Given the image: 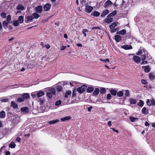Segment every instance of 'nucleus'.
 Wrapping results in <instances>:
<instances>
[{
	"instance_id": "63",
	"label": "nucleus",
	"mask_w": 155,
	"mask_h": 155,
	"mask_svg": "<svg viewBox=\"0 0 155 155\" xmlns=\"http://www.w3.org/2000/svg\"><path fill=\"white\" fill-rule=\"evenodd\" d=\"M151 105H154L155 106V101L154 100H151Z\"/></svg>"
},
{
	"instance_id": "44",
	"label": "nucleus",
	"mask_w": 155,
	"mask_h": 155,
	"mask_svg": "<svg viewBox=\"0 0 155 155\" xmlns=\"http://www.w3.org/2000/svg\"><path fill=\"white\" fill-rule=\"evenodd\" d=\"M119 28H114L113 29L110 30V31L111 33H114L116 31L119 30Z\"/></svg>"
},
{
	"instance_id": "4",
	"label": "nucleus",
	"mask_w": 155,
	"mask_h": 155,
	"mask_svg": "<svg viewBox=\"0 0 155 155\" xmlns=\"http://www.w3.org/2000/svg\"><path fill=\"white\" fill-rule=\"evenodd\" d=\"M93 9V7L87 5L86 6L85 10L86 12L88 13H91Z\"/></svg>"
},
{
	"instance_id": "31",
	"label": "nucleus",
	"mask_w": 155,
	"mask_h": 155,
	"mask_svg": "<svg viewBox=\"0 0 155 155\" xmlns=\"http://www.w3.org/2000/svg\"><path fill=\"white\" fill-rule=\"evenodd\" d=\"M16 145L14 142H12L9 144V147L12 148H14L15 147Z\"/></svg>"
},
{
	"instance_id": "55",
	"label": "nucleus",
	"mask_w": 155,
	"mask_h": 155,
	"mask_svg": "<svg viewBox=\"0 0 155 155\" xmlns=\"http://www.w3.org/2000/svg\"><path fill=\"white\" fill-rule=\"evenodd\" d=\"M81 4L82 5V6H83L85 5L86 4V1L85 0H82L81 2Z\"/></svg>"
},
{
	"instance_id": "57",
	"label": "nucleus",
	"mask_w": 155,
	"mask_h": 155,
	"mask_svg": "<svg viewBox=\"0 0 155 155\" xmlns=\"http://www.w3.org/2000/svg\"><path fill=\"white\" fill-rule=\"evenodd\" d=\"M61 101L59 100L55 103V105L56 106H58L61 103Z\"/></svg>"
},
{
	"instance_id": "37",
	"label": "nucleus",
	"mask_w": 155,
	"mask_h": 155,
	"mask_svg": "<svg viewBox=\"0 0 155 155\" xmlns=\"http://www.w3.org/2000/svg\"><path fill=\"white\" fill-rule=\"evenodd\" d=\"M149 77L151 80H153L155 78V76L151 73L149 74Z\"/></svg>"
},
{
	"instance_id": "35",
	"label": "nucleus",
	"mask_w": 155,
	"mask_h": 155,
	"mask_svg": "<svg viewBox=\"0 0 155 155\" xmlns=\"http://www.w3.org/2000/svg\"><path fill=\"white\" fill-rule=\"evenodd\" d=\"M7 22L9 23H12V21H11V15H8V16H7Z\"/></svg>"
},
{
	"instance_id": "29",
	"label": "nucleus",
	"mask_w": 155,
	"mask_h": 155,
	"mask_svg": "<svg viewBox=\"0 0 155 155\" xmlns=\"http://www.w3.org/2000/svg\"><path fill=\"white\" fill-rule=\"evenodd\" d=\"M110 93L113 96H116L117 93V91L116 90L112 89L110 90Z\"/></svg>"
},
{
	"instance_id": "43",
	"label": "nucleus",
	"mask_w": 155,
	"mask_h": 155,
	"mask_svg": "<svg viewBox=\"0 0 155 155\" xmlns=\"http://www.w3.org/2000/svg\"><path fill=\"white\" fill-rule=\"evenodd\" d=\"M100 92L101 94H104L106 92V90L104 87H101L100 89Z\"/></svg>"
},
{
	"instance_id": "11",
	"label": "nucleus",
	"mask_w": 155,
	"mask_h": 155,
	"mask_svg": "<svg viewBox=\"0 0 155 155\" xmlns=\"http://www.w3.org/2000/svg\"><path fill=\"white\" fill-rule=\"evenodd\" d=\"M113 3L111 2L110 0H107L104 3V7L105 8H107L108 6H110V5H112Z\"/></svg>"
},
{
	"instance_id": "12",
	"label": "nucleus",
	"mask_w": 155,
	"mask_h": 155,
	"mask_svg": "<svg viewBox=\"0 0 155 155\" xmlns=\"http://www.w3.org/2000/svg\"><path fill=\"white\" fill-rule=\"evenodd\" d=\"M21 110L22 112L25 113V114L28 113L29 111V110L28 107H26L21 108Z\"/></svg>"
},
{
	"instance_id": "24",
	"label": "nucleus",
	"mask_w": 155,
	"mask_h": 155,
	"mask_svg": "<svg viewBox=\"0 0 155 155\" xmlns=\"http://www.w3.org/2000/svg\"><path fill=\"white\" fill-rule=\"evenodd\" d=\"M117 11L114 10L112 12L110 13L107 16V17H113V16L117 14Z\"/></svg>"
},
{
	"instance_id": "42",
	"label": "nucleus",
	"mask_w": 155,
	"mask_h": 155,
	"mask_svg": "<svg viewBox=\"0 0 155 155\" xmlns=\"http://www.w3.org/2000/svg\"><path fill=\"white\" fill-rule=\"evenodd\" d=\"M138 106L142 107L144 105V102L143 101L140 100L139 102L137 104Z\"/></svg>"
},
{
	"instance_id": "25",
	"label": "nucleus",
	"mask_w": 155,
	"mask_h": 155,
	"mask_svg": "<svg viewBox=\"0 0 155 155\" xmlns=\"http://www.w3.org/2000/svg\"><path fill=\"white\" fill-rule=\"evenodd\" d=\"M109 13V11L107 9H106L101 14V16L102 17H104L106 15H107Z\"/></svg>"
},
{
	"instance_id": "59",
	"label": "nucleus",
	"mask_w": 155,
	"mask_h": 155,
	"mask_svg": "<svg viewBox=\"0 0 155 155\" xmlns=\"http://www.w3.org/2000/svg\"><path fill=\"white\" fill-rule=\"evenodd\" d=\"M100 29V28L98 26H96V27H94L91 28V29L92 30H94V29Z\"/></svg>"
},
{
	"instance_id": "22",
	"label": "nucleus",
	"mask_w": 155,
	"mask_h": 155,
	"mask_svg": "<svg viewBox=\"0 0 155 155\" xmlns=\"http://www.w3.org/2000/svg\"><path fill=\"white\" fill-rule=\"evenodd\" d=\"M59 121V120L56 119L51 121H49L48 123L50 124H54L57 123Z\"/></svg>"
},
{
	"instance_id": "1",
	"label": "nucleus",
	"mask_w": 155,
	"mask_h": 155,
	"mask_svg": "<svg viewBox=\"0 0 155 155\" xmlns=\"http://www.w3.org/2000/svg\"><path fill=\"white\" fill-rule=\"evenodd\" d=\"M49 92H47V96L49 99L51 98L52 97V95H54L55 94V90L53 88L50 89L49 90Z\"/></svg>"
},
{
	"instance_id": "60",
	"label": "nucleus",
	"mask_w": 155,
	"mask_h": 155,
	"mask_svg": "<svg viewBox=\"0 0 155 155\" xmlns=\"http://www.w3.org/2000/svg\"><path fill=\"white\" fill-rule=\"evenodd\" d=\"M21 138L19 137H17L15 139V140L18 141V142H20L21 141Z\"/></svg>"
},
{
	"instance_id": "18",
	"label": "nucleus",
	"mask_w": 155,
	"mask_h": 155,
	"mask_svg": "<svg viewBox=\"0 0 155 155\" xmlns=\"http://www.w3.org/2000/svg\"><path fill=\"white\" fill-rule=\"evenodd\" d=\"M126 32V30L124 29H123L121 31H117L116 33L118 35H124L125 34Z\"/></svg>"
},
{
	"instance_id": "64",
	"label": "nucleus",
	"mask_w": 155,
	"mask_h": 155,
	"mask_svg": "<svg viewBox=\"0 0 155 155\" xmlns=\"http://www.w3.org/2000/svg\"><path fill=\"white\" fill-rule=\"evenodd\" d=\"M107 125L109 127H110L111 126V121H110L108 122Z\"/></svg>"
},
{
	"instance_id": "39",
	"label": "nucleus",
	"mask_w": 155,
	"mask_h": 155,
	"mask_svg": "<svg viewBox=\"0 0 155 155\" xmlns=\"http://www.w3.org/2000/svg\"><path fill=\"white\" fill-rule=\"evenodd\" d=\"M2 24L3 27L5 28L6 29L7 28L8 23L7 22L5 21H3L2 23Z\"/></svg>"
},
{
	"instance_id": "56",
	"label": "nucleus",
	"mask_w": 155,
	"mask_h": 155,
	"mask_svg": "<svg viewBox=\"0 0 155 155\" xmlns=\"http://www.w3.org/2000/svg\"><path fill=\"white\" fill-rule=\"evenodd\" d=\"M141 82L142 84H146L147 83L146 81L144 79H142L141 80Z\"/></svg>"
},
{
	"instance_id": "10",
	"label": "nucleus",
	"mask_w": 155,
	"mask_h": 155,
	"mask_svg": "<svg viewBox=\"0 0 155 155\" xmlns=\"http://www.w3.org/2000/svg\"><path fill=\"white\" fill-rule=\"evenodd\" d=\"M118 23V22L117 21L112 23L110 25H109V27L110 30L114 28L116 26H117Z\"/></svg>"
},
{
	"instance_id": "16",
	"label": "nucleus",
	"mask_w": 155,
	"mask_h": 155,
	"mask_svg": "<svg viewBox=\"0 0 155 155\" xmlns=\"http://www.w3.org/2000/svg\"><path fill=\"white\" fill-rule=\"evenodd\" d=\"M11 106L14 109H17L18 107L17 104L13 101L11 102Z\"/></svg>"
},
{
	"instance_id": "8",
	"label": "nucleus",
	"mask_w": 155,
	"mask_h": 155,
	"mask_svg": "<svg viewBox=\"0 0 155 155\" xmlns=\"http://www.w3.org/2000/svg\"><path fill=\"white\" fill-rule=\"evenodd\" d=\"M122 48L125 50L131 49H132V47L130 45H124L121 46Z\"/></svg>"
},
{
	"instance_id": "33",
	"label": "nucleus",
	"mask_w": 155,
	"mask_h": 155,
	"mask_svg": "<svg viewBox=\"0 0 155 155\" xmlns=\"http://www.w3.org/2000/svg\"><path fill=\"white\" fill-rule=\"evenodd\" d=\"M17 9L23 10L25 9V7L21 5H19L17 7Z\"/></svg>"
},
{
	"instance_id": "7",
	"label": "nucleus",
	"mask_w": 155,
	"mask_h": 155,
	"mask_svg": "<svg viewBox=\"0 0 155 155\" xmlns=\"http://www.w3.org/2000/svg\"><path fill=\"white\" fill-rule=\"evenodd\" d=\"M133 59L134 61L137 64L140 63V58L137 56H134Z\"/></svg>"
},
{
	"instance_id": "28",
	"label": "nucleus",
	"mask_w": 155,
	"mask_h": 155,
	"mask_svg": "<svg viewBox=\"0 0 155 155\" xmlns=\"http://www.w3.org/2000/svg\"><path fill=\"white\" fill-rule=\"evenodd\" d=\"M100 13L97 11H95L91 13V15L94 16L98 17L100 15Z\"/></svg>"
},
{
	"instance_id": "21",
	"label": "nucleus",
	"mask_w": 155,
	"mask_h": 155,
	"mask_svg": "<svg viewBox=\"0 0 155 155\" xmlns=\"http://www.w3.org/2000/svg\"><path fill=\"white\" fill-rule=\"evenodd\" d=\"M130 120L132 122H135L138 121L139 119L138 118L134 117H133L130 116L129 117Z\"/></svg>"
},
{
	"instance_id": "49",
	"label": "nucleus",
	"mask_w": 155,
	"mask_h": 155,
	"mask_svg": "<svg viewBox=\"0 0 155 155\" xmlns=\"http://www.w3.org/2000/svg\"><path fill=\"white\" fill-rule=\"evenodd\" d=\"M39 100L40 101V104H43L44 103L45 101V99H44V98H40L39 99Z\"/></svg>"
},
{
	"instance_id": "48",
	"label": "nucleus",
	"mask_w": 155,
	"mask_h": 155,
	"mask_svg": "<svg viewBox=\"0 0 155 155\" xmlns=\"http://www.w3.org/2000/svg\"><path fill=\"white\" fill-rule=\"evenodd\" d=\"M19 24L18 21H13V24L15 26H17Z\"/></svg>"
},
{
	"instance_id": "30",
	"label": "nucleus",
	"mask_w": 155,
	"mask_h": 155,
	"mask_svg": "<svg viewBox=\"0 0 155 155\" xmlns=\"http://www.w3.org/2000/svg\"><path fill=\"white\" fill-rule=\"evenodd\" d=\"M5 117V112L3 110L0 113V118H4Z\"/></svg>"
},
{
	"instance_id": "2",
	"label": "nucleus",
	"mask_w": 155,
	"mask_h": 155,
	"mask_svg": "<svg viewBox=\"0 0 155 155\" xmlns=\"http://www.w3.org/2000/svg\"><path fill=\"white\" fill-rule=\"evenodd\" d=\"M87 88V86L84 85L81 86L79 87L77 89V91L80 94H81L84 92Z\"/></svg>"
},
{
	"instance_id": "53",
	"label": "nucleus",
	"mask_w": 155,
	"mask_h": 155,
	"mask_svg": "<svg viewBox=\"0 0 155 155\" xmlns=\"http://www.w3.org/2000/svg\"><path fill=\"white\" fill-rule=\"evenodd\" d=\"M129 92L128 90H127L125 91V95L127 96L128 97L130 95Z\"/></svg>"
},
{
	"instance_id": "38",
	"label": "nucleus",
	"mask_w": 155,
	"mask_h": 155,
	"mask_svg": "<svg viewBox=\"0 0 155 155\" xmlns=\"http://www.w3.org/2000/svg\"><path fill=\"white\" fill-rule=\"evenodd\" d=\"M117 96L119 97H122L124 94L123 92L122 91H119L118 92H117Z\"/></svg>"
},
{
	"instance_id": "23",
	"label": "nucleus",
	"mask_w": 155,
	"mask_h": 155,
	"mask_svg": "<svg viewBox=\"0 0 155 155\" xmlns=\"http://www.w3.org/2000/svg\"><path fill=\"white\" fill-rule=\"evenodd\" d=\"M22 97H23L24 100L26 99L29 98L30 97V95L28 93H24L22 96Z\"/></svg>"
},
{
	"instance_id": "45",
	"label": "nucleus",
	"mask_w": 155,
	"mask_h": 155,
	"mask_svg": "<svg viewBox=\"0 0 155 155\" xmlns=\"http://www.w3.org/2000/svg\"><path fill=\"white\" fill-rule=\"evenodd\" d=\"M147 54H146L145 52H144V54H143L141 56V60L142 61H144L146 58V56Z\"/></svg>"
},
{
	"instance_id": "5",
	"label": "nucleus",
	"mask_w": 155,
	"mask_h": 155,
	"mask_svg": "<svg viewBox=\"0 0 155 155\" xmlns=\"http://www.w3.org/2000/svg\"><path fill=\"white\" fill-rule=\"evenodd\" d=\"M34 19V18L32 15L28 16L25 18V22L28 23V22L31 21Z\"/></svg>"
},
{
	"instance_id": "47",
	"label": "nucleus",
	"mask_w": 155,
	"mask_h": 155,
	"mask_svg": "<svg viewBox=\"0 0 155 155\" xmlns=\"http://www.w3.org/2000/svg\"><path fill=\"white\" fill-rule=\"evenodd\" d=\"M77 91L75 89H74L72 92V96L73 97L75 96L77 94Z\"/></svg>"
},
{
	"instance_id": "20",
	"label": "nucleus",
	"mask_w": 155,
	"mask_h": 155,
	"mask_svg": "<svg viewBox=\"0 0 155 155\" xmlns=\"http://www.w3.org/2000/svg\"><path fill=\"white\" fill-rule=\"evenodd\" d=\"M142 111L143 114L145 115H147L148 114V110L146 107H144L143 108Z\"/></svg>"
},
{
	"instance_id": "13",
	"label": "nucleus",
	"mask_w": 155,
	"mask_h": 155,
	"mask_svg": "<svg viewBox=\"0 0 155 155\" xmlns=\"http://www.w3.org/2000/svg\"><path fill=\"white\" fill-rule=\"evenodd\" d=\"M142 68L144 69V71L146 73L149 72L150 71L149 66H143L142 67Z\"/></svg>"
},
{
	"instance_id": "50",
	"label": "nucleus",
	"mask_w": 155,
	"mask_h": 155,
	"mask_svg": "<svg viewBox=\"0 0 155 155\" xmlns=\"http://www.w3.org/2000/svg\"><path fill=\"white\" fill-rule=\"evenodd\" d=\"M8 99L7 98H2L1 99V101L2 102H7L8 101Z\"/></svg>"
},
{
	"instance_id": "41",
	"label": "nucleus",
	"mask_w": 155,
	"mask_h": 155,
	"mask_svg": "<svg viewBox=\"0 0 155 155\" xmlns=\"http://www.w3.org/2000/svg\"><path fill=\"white\" fill-rule=\"evenodd\" d=\"M130 101L131 104H135L136 103V100L132 98H130Z\"/></svg>"
},
{
	"instance_id": "54",
	"label": "nucleus",
	"mask_w": 155,
	"mask_h": 155,
	"mask_svg": "<svg viewBox=\"0 0 155 155\" xmlns=\"http://www.w3.org/2000/svg\"><path fill=\"white\" fill-rule=\"evenodd\" d=\"M1 16L2 17V18H5L6 17V14L4 12H2L1 14Z\"/></svg>"
},
{
	"instance_id": "19",
	"label": "nucleus",
	"mask_w": 155,
	"mask_h": 155,
	"mask_svg": "<svg viewBox=\"0 0 155 155\" xmlns=\"http://www.w3.org/2000/svg\"><path fill=\"white\" fill-rule=\"evenodd\" d=\"M99 92V89L98 88H96L93 92V95L95 96L98 94Z\"/></svg>"
},
{
	"instance_id": "3",
	"label": "nucleus",
	"mask_w": 155,
	"mask_h": 155,
	"mask_svg": "<svg viewBox=\"0 0 155 155\" xmlns=\"http://www.w3.org/2000/svg\"><path fill=\"white\" fill-rule=\"evenodd\" d=\"M35 11L37 13H41L43 11V8L42 6L38 5L35 8Z\"/></svg>"
},
{
	"instance_id": "51",
	"label": "nucleus",
	"mask_w": 155,
	"mask_h": 155,
	"mask_svg": "<svg viewBox=\"0 0 155 155\" xmlns=\"http://www.w3.org/2000/svg\"><path fill=\"white\" fill-rule=\"evenodd\" d=\"M24 100L23 99V97H19L18 98L17 101L18 102H22L24 101Z\"/></svg>"
},
{
	"instance_id": "52",
	"label": "nucleus",
	"mask_w": 155,
	"mask_h": 155,
	"mask_svg": "<svg viewBox=\"0 0 155 155\" xmlns=\"http://www.w3.org/2000/svg\"><path fill=\"white\" fill-rule=\"evenodd\" d=\"M151 100L148 99L147 101V103L148 106H151Z\"/></svg>"
},
{
	"instance_id": "32",
	"label": "nucleus",
	"mask_w": 155,
	"mask_h": 155,
	"mask_svg": "<svg viewBox=\"0 0 155 155\" xmlns=\"http://www.w3.org/2000/svg\"><path fill=\"white\" fill-rule=\"evenodd\" d=\"M18 21H19L20 23H23L24 21V17L22 16H20L18 18Z\"/></svg>"
},
{
	"instance_id": "15",
	"label": "nucleus",
	"mask_w": 155,
	"mask_h": 155,
	"mask_svg": "<svg viewBox=\"0 0 155 155\" xmlns=\"http://www.w3.org/2000/svg\"><path fill=\"white\" fill-rule=\"evenodd\" d=\"M115 39L117 42H119L121 40V37L118 34L114 36Z\"/></svg>"
},
{
	"instance_id": "34",
	"label": "nucleus",
	"mask_w": 155,
	"mask_h": 155,
	"mask_svg": "<svg viewBox=\"0 0 155 155\" xmlns=\"http://www.w3.org/2000/svg\"><path fill=\"white\" fill-rule=\"evenodd\" d=\"M71 93V91L70 90L67 91L65 93L64 97L66 98L68 97V95H70Z\"/></svg>"
},
{
	"instance_id": "9",
	"label": "nucleus",
	"mask_w": 155,
	"mask_h": 155,
	"mask_svg": "<svg viewBox=\"0 0 155 155\" xmlns=\"http://www.w3.org/2000/svg\"><path fill=\"white\" fill-rule=\"evenodd\" d=\"M51 7V5L49 3H47L44 7V9L45 11H48L50 10Z\"/></svg>"
},
{
	"instance_id": "61",
	"label": "nucleus",
	"mask_w": 155,
	"mask_h": 155,
	"mask_svg": "<svg viewBox=\"0 0 155 155\" xmlns=\"http://www.w3.org/2000/svg\"><path fill=\"white\" fill-rule=\"evenodd\" d=\"M31 95L33 98H35L37 97V94H33V93H32Z\"/></svg>"
},
{
	"instance_id": "26",
	"label": "nucleus",
	"mask_w": 155,
	"mask_h": 155,
	"mask_svg": "<svg viewBox=\"0 0 155 155\" xmlns=\"http://www.w3.org/2000/svg\"><path fill=\"white\" fill-rule=\"evenodd\" d=\"M87 93H91L94 90V88L93 87H87Z\"/></svg>"
},
{
	"instance_id": "62",
	"label": "nucleus",
	"mask_w": 155,
	"mask_h": 155,
	"mask_svg": "<svg viewBox=\"0 0 155 155\" xmlns=\"http://www.w3.org/2000/svg\"><path fill=\"white\" fill-rule=\"evenodd\" d=\"M143 61L141 63V65H143L144 64H147L148 63V62L147 61Z\"/></svg>"
},
{
	"instance_id": "46",
	"label": "nucleus",
	"mask_w": 155,
	"mask_h": 155,
	"mask_svg": "<svg viewBox=\"0 0 155 155\" xmlns=\"http://www.w3.org/2000/svg\"><path fill=\"white\" fill-rule=\"evenodd\" d=\"M88 32V31L86 29H84L82 31V32L83 33V34L84 35L85 37L86 36V32Z\"/></svg>"
},
{
	"instance_id": "27",
	"label": "nucleus",
	"mask_w": 155,
	"mask_h": 155,
	"mask_svg": "<svg viewBox=\"0 0 155 155\" xmlns=\"http://www.w3.org/2000/svg\"><path fill=\"white\" fill-rule=\"evenodd\" d=\"M71 117L70 116H66L62 118L61 119V120L62 121H64L67 120H70Z\"/></svg>"
},
{
	"instance_id": "58",
	"label": "nucleus",
	"mask_w": 155,
	"mask_h": 155,
	"mask_svg": "<svg viewBox=\"0 0 155 155\" xmlns=\"http://www.w3.org/2000/svg\"><path fill=\"white\" fill-rule=\"evenodd\" d=\"M111 94H108L107 96V100H110L111 99Z\"/></svg>"
},
{
	"instance_id": "36",
	"label": "nucleus",
	"mask_w": 155,
	"mask_h": 155,
	"mask_svg": "<svg viewBox=\"0 0 155 155\" xmlns=\"http://www.w3.org/2000/svg\"><path fill=\"white\" fill-rule=\"evenodd\" d=\"M32 15L34 18H38L40 17V15L37 13H34Z\"/></svg>"
},
{
	"instance_id": "17",
	"label": "nucleus",
	"mask_w": 155,
	"mask_h": 155,
	"mask_svg": "<svg viewBox=\"0 0 155 155\" xmlns=\"http://www.w3.org/2000/svg\"><path fill=\"white\" fill-rule=\"evenodd\" d=\"M45 95L44 92L42 91H40L37 93V97H40Z\"/></svg>"
},
{
	"instance_id": "6",
	"label": "nucleus",
	"mask_w": 155,
	"mask_h": 155,
	"mask_svg": "<svg viewBox=\"0 0 155 155\" xmlns=\"http://www.w3.org/2000/svg\"><path fill=\"white\" fill-rule=\"evenodd\" d=\"M113 20L114 19L112 18L108 17H107V18L105 19L104 23H107V24H109L113 21Z\"/></svg>"
},
{
	"instance_id": "40",
	"label": "nucleus",
	"mask_w": 155,
	"mask_h": 155,
	"mask_svg": "<svg viewBox=\"0 0 155 155\" xmlns=\"http://www.w3.org/2000/svg\"><path fill=\"white\" fill-rule=\"evenodd\" d=\"M57 90L58 91H61L62 89V87L58 85L56 87Z\"/></svg>"
},
{
	"instance_id": "14",
	"label": "nucleus",
	"mask_w": 155,
	"mask_h": 155,
	"mask_svg": "<svg viewBox=\"0 0 155 155\" xmlns=\"http://www.w3.org/2000/svg\"><path fill=\"white\" fill-rule=\"evenodd\" d=\"M145 51L144 48L142 47H141L138 52L136 54L137 55H140L143 53V52L144 53V52H145Z\"/></svg>"
}]
</instances>
